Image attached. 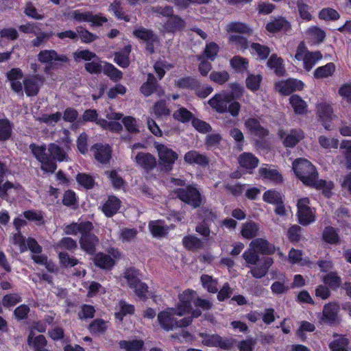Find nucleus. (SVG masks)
I'll return each mask as SVG.
<instances>
[{
  "label": "nucleus",
  "instance_id": "1",
  "mask_svg": "<svg viewBox=\"0 0 351 351\" xmlns=\"http://www.w3.org/2000/svg\"><path fill=\"white\" fill-rule=\"evenodd\" d=\"M293 169L298 178L307 186L323 189L324 193L329 196L330 190L333 187L332 182L317 180L318 173L315 167L306 159L298 158L293 162Z\"/></svg>",
  "mask_w": 351,
  "mask_h": 351
},
{
  "label": "nucleus",
  "instance_id": "2",
  "mask_svg": "<svg viewBox=\"0 0 351 351\" xmlns=\"http://www.w3.org/2000/svg\"><path fill=\"white\" fill-rule=\"evenodd\" d=\"M176 316L180 317L179 311L174 308H168L158 314V320L160 326L167 331L179 327H186L192 323L191 317H184L178 320Z\"/></svg>",
  "mask_w": 351,
  "mask_h": 351
},
{
  "label": "nucleus",
  "instance_id": "3",
  "mask_svg": "<svg viewBox=\"0 0 351 351\" xmlns=\"http://www.w3.org/2000/svg\"><path fill=\"white\" fill-rule=\"evenodd\" d=\"M29 149L33 155L40 162V169L47 173H53L57 169L55 161L51 157L48 152V148L45 145H37L32 143L29 145Z\"/></svg>",
  "mask_w": 351,
  "mask_h": 351
},
{
  "label": "nucleus",
  "instance_id": "4",
  "mask_svg": "<svg viewBox=\"0 0 351 351\" xmlns=\"http://www.w3.org/2000/svg\"><path fill=\"white\" fill-rule=\"evenodd\" d=\"M128 285L134 289L136 295L141 300L147 298L148 287L138 277V272L133 269H128L122 277Z\"/></svg>",
  "mask_w": 351,
  "mask_h": 351
},
{
  "label": "nucleus",
  "instance_id": "5",
  "mask_svg": "<svg viewBox=\"0 0 351 351\" xmlns=\"http://www.w3.org/2000/svg\"><path fill=\"white\" fill-rule=\"evenodd\" d=\"M154 147L158 152L160 162L162 165V170L171 171L173 163L178 158V154L167 145L158 142L154 143Z\"/></svg>",
  "mask_w": 351,
  "mask_h": 351
},
{
  "label": "nucleus",
  "instance_id": "6",
  "mask_svg": "<svg viewBox=\"0 0 351 351\" xmlns=\"http://www.w3.org/2000/svg\"><path fill=\"white\" fill-rule=\"evenodd\" d=\"M297 215L298 221L303 226H307L315 220V210L310 206L308 197H302L297 202Z\"/></svg>",
  "mask_w": 351,
  "mask_h": 351
},
{
  "label": "nucleus",
  "instance_id": "7",
  "mask_svg": "<svg viewBox=\"0 0 351 351\" xmlns=\"http://www.w3.org/2000/svg\"><path fill=\"white\" fill-rule=\"evenodd\" d=\"M295 58L298 60H302L304 69L308 71L322 58V55L319 51H307L304 45L301 43L298 47Z\"/></svg>",
  "mask_w": 351,
  "mask_h": 351
},
{
  "label": "nucleus",
  "instance_id": "8",
  "mask_svg": "<svg viewBox=\"0 0 351 351\" xmlns=\"http://www.w3.org/2000/svg\"><path fill=\"white\" fill-rule=\"evenodd\" d=\"M177 197L182 202L191 205L193 208L199 207L202 204V197L197 189L192 186L184 189L175 190Z\"/></svg>",
  "mask_w": 351,
  "mask_h": 351
},
{
  "label": "nucleus",
  "instance_id": "9",
  "mask_svg": "<svg viewBox=\"0 0 351 351\" xmlns=\"http://www.w3.org/2000/svg\"><path fill=\"white\" fill-rule=\"evenodd\" d=\"M38 60L43 64H49V66L46 69L56 68L58 63H66L69 59L64 54H58L53 49L42 50L38 54Z\"/></svg>",
  "mask_w": 351,
  "mask_h": 351
},
{
  "label": "nucleus",
  "instance_id": "10",
  "mask_svg": "<svg viewBox=\"0 0 351 351\" xmlns=\"http://www.w3.org/2000/svg\"><path fill=\"white\" fill-rule=\"evenodd\" d=\"M232 100V96L230 94L221 93L212 97L208 104L217 112L223 113L227 112L228 105Z\"/></svg>",
  "mask_w": 351,
  "mask_h": 351
},
{
  "label": "nucleus",
  "instance_id": "11",
  "mask_svg": "<svg viewBox=\"0 0 351 351\" xmlns=\"http://www.w3.org/2000/svg\"><path fill=\"white\" fill-rule=\"evenodd\" d=\"M134 161L138 167L146 171L153 170L157 165L156 157L148 152H138L134 158Z\"/></svg>",
  "mask_w": 351,
  "mask_h": 351
},
{
  "label": "nucleus",
  "instance_id": "12",
  "mask_svg": "<svg viewBox=\"0 0 351 351\" xmlns=\"http://www.w3.org/2000/svg\"><path fill=\"white\" fill-rule=\"evenodd\" d=\"M303 87V82L295 79H289L276 84V89L285 95H290L293 91L300 90Z\"/></svg>",
  "mask_w": 351,
  "mask_h": 351
},
{
  "label": "nucleus",
  "instance_id": "13",
  "mask_svg": "<svg viewBox=\"0 0 351 351\" xmlns=\"http://www.w3.org/2000/svg\"><path fill=\"white\" fill-rule=\"evenodd\" d=\"M279 136L283 139L284 145L289 147L295 146L304 136L303 132L300 129H293L289 132L280 131Z\"/></svg>",
  "mask_w": 351,
  "mask_h": 351
},
{
  "label": "nucleus",
  "instance_id": "14",
  "mask_svg": "<svg viewBox=\"0 0 351 351\" xmlns=\"http://www.w3.org/2000/svg\"><path fill=\"white\" fill-rule=\"evenodd\" d=\"M43 82V78L39 75H33L25 79L23 81V85L27 96L32 97L36 95Z\"/></svg>",
  "mask_w": 351,
  "mask_h": 351
},
{
  "label": "nucleus",
  "instance_id": "15",
  "mask_svg": "<svg viewBox=\"0 0 351 351\" xmlns=\"http://www.w3.org/2000/svg\"><path fill=\"white\" fill-rule=\"evenodd\" d=\"M272 264L273 260L271 258H261L256 265H253L250 268V273L256 278H262L267 274Z\"/></svg>",
  "mask_w": 351,
  "mask_h": 351
},
{
  "label": "nucleus",
  "instance_id": "16",
  "mask_svg": "<svg viewBox=\"0 0 351 351\" xmlns=\"http://www.w3.org/2000/svg\"><path fill=\"white\" fill-rule=\"evenodd\" d=\"M98 243V238L91 233V231L83 232L80 239L81 248L88 254H93L95 252V247Z\"/></svg>",
  "mask_w": 351,
  "mask_h": 351
},
{
  "label": "nucleus",
  "instance_id": "17",
  "mask_svg": "<svg viewBox=\"0 0 351 351\" xmlns=\"http://www.w3.org/2000/svg\"><path fill=\"white\" fill-rule=\"evenodd\" d=\"M317 114L325 129L330 130V125L328 122L331 121L334 117L332 106L326 103L319 104L317 106Z\"/></svg>",
  "mask_w": 351,
  "mask_h": 351
},
{
  "label": "nucleus",
  "instance_id": "18",
  "mask_svg": "<svg viewBox=\"0 0 351 351\" xmlns=\"http://www.w3.org/2000/svg\"><path fill=\"white\" fill-rule=\"evenodd\" d=\"M195 292L191 290H186L179 295L180 302L176 309L179 311L180 317L184 315L191 309V300Z\"/></svg>",
  "mask_w": 351,
  "mask_h": 351
},
{
  "label": "nucleus",
  "instance_id": "19",
  "mask_svg": "<svg viewBox=\"0 0 351 351\" xmlns=\"http://www.w3.org/2000/svg\"><path fill=\"white\" fill-rule=\"evenodd\" d=\"M4 175L5 167L4 165L0 162V197L5 199L9 195L12 194L13 191L16 192L19 185L14 184L10 182H5L4 184H1Z\"/></svg>",
  "mask_w": 351,
  "mask_h": 351
},
{
  "label": "nucleus",
  "instance_id": "20",
  "mask_svg": "<svg viewBox=\"0 0 351 351\" xmlns=\"http://www.w3.org/2000/svg\"><path fill=\"white\" fill-rule=\"evenodd\" d=\"M93 225L90 221H82L80 223H72L66 226L64 232L66 234L76 235L77 233L82 234L86 231H92Z\"/></svg>",
  "mask_w": 351,
  "mask_h": 351
},
{
  "label": "nucleus",
  "instance_id": "21",
  "mask_svg": "<svg viewBox=\"0 0 351 351\" xmlns=\"http://www.w3.org/2000/svg\"><path fill=\"white\" fill-rule=\"evenodd\" d=\"M184 162L188 164H197L201 166H206L209 163V158L203 154L195 150L186 152L184 156Z\"/></svg>",
  "mask_w": 351,
  "mask_h": 351
},
{
  "label": "nucleus",
  "instance_id": "22",
  "mask_svg": "<svg viewBox=\"0 0 351 351\" xmlns=\"http://www.w3.org/2000/svg\"><path fill=\"white\" fill-rule=\"evenodd\" d=\"M92 150L94 152L95 158L101 163H106L111 156V149L108 145L95 144Z\"/></svg>",
  "mask_w": 351,
  "mask_h": 351
},
{
  "label": "nucleus",
  "instance_id": "23",
  "mask_svg": "<svg viewBox=\"0 0 351 351\" xmlns=\"http://www.w3.org/2000/svg\"><path fill=\"white\" fill-rule=\"evenodd\" d=\"M244 125L247 130L255 136L264 137L268 134V131L261 126L259 121L254 118L247 119Z\"/></svg>",
  "mask_w": 351,
  "mask_h": 351
},
{
  "label": "nucleus",
  "instance_id": "24",
  "mask_svg": "<svg viewBox=\"0 0 351 351\" xmlns=\"http://www.w3.org/2000/svg\"><path fill=\"white\" fill-rule=\"evenodd\" d=\"M250 246L258 253L271 254L275 252L274 246L263 239H256L251 241Z\"/></svg>",
  "mask_w": 351,
  "mask_h": 351
},
{
  "label": "nucleus",
  "instance_id": "25",
  "mask_svg": "<svg viewBox=\"0 0 351 351\" xmlns=\"http://www.w3.org/2000/svg\"><path fill=\"white\" fill-rule=\"evenodd\" d=\"M27 344L34 351H40L45 348L47 340L43 335L36 336L34 331L32 330L28 335Z\"/></svg>",
  "mask_w": 351,
  "mask_h": 351
},
{
  "label": "nucleus",
  "instance_id": "26",
  "mask_svg": "<svg viewBox=\"0 0 351 351\" xmlns=\"http://www.w3.org/2000/svg\"><path fill=\"white\" fill-rule=\"evenodd\" d=\"M121 201L115 196H110L102 206V211L106 216H113L120 208Z\"/></svg>",
  "mask_w": 351,
  "mask_h": 351
},
{
  "label": "nucleus",
  "instance_id": "27",
  "mask_svg": "<svg viewBox=\"0 0 351 351\" xmlns=\"http://www.w3.org/2000/svg\"><path fill=\"white\" fill-rule=\"evenodd\" d=\"M185 27V21L179 16L172 14L164 25L165 29L169 32L181 30Z\"/></svg>",
  "mask_w": 351,
  "mask_h": 351
},
{
  "label": "nucleus",
  "instance_id": "28",
  "mask_svg": "<svg viewBox=\"0 0 351 351\" xmlns=\"http://www.w3.org/2000/svg\"><path fill=\"white\" fill-rule=\"evenodd\" d=\"M339 306L335 303H329L324 306L322 311V320L325 322H334L337 317Z\"/></svg>",
  "mask_w": 351,
  "mask_h": 351
},
{
  "label": "nucleus",
  "instance_id": "29",
  "mask_svg": "<svg viewBox=\"0 0 351 351\" xmlns=\"http://www.w3.org/2000/svg\"><path fill=\"white\" fill-rule=\"evenodd\" d=\"M291 28L289 23L283 18L276 19L268 23L266 25V29L269 32H277L281 30L285 32Z\"/></svg>",
  "mask_w": 351,
  "mask_h": 351
},
{
  "label": "nucleus",
  "instance_id": "30",
  "mask_svg": "<svg viewBox=\"0 0 351 351\" xmlns=\"http://www.w3.org/2000/svg\"><path fill=\"white\" fill-rule=\"evenodd\" d=\"M182 244L187 250L192 251L202 249L204 246V242L200 239L192 234L184 237Z\"/></svg>",
  "mask_w": 351,
  "mask_h": 351
},
{
  "label": "nucleus",
  "instance_id": "31",
  "mask_svg": "<svg viewBox=\"0 0 351 351\" xmlns=\"http://www.w3.org/2000/svg\"><path fill=\"white\" fill-rule=\"evenodd\" d=\"M239 165L247 169H254L258 164V160L251 153H243L239 158Z\"/></svg>",
  "mask_w": 351,
  "mask_h": 351
},
{
  "label": "nucleus",
  "instance_id": "32",
  "mask_svg": "<svg viewBox=\"0 0 351 351\" xmlns=\"http://www.w3.org/2000/svg\"><path fill=\"white\" fill-rule=\"evenodd\" d=\"M282 63L283 60L281 58L273 54L267 61V66L273 69L277 75L281 76L285 72Z\"/></svg>",
  "mask_w": 351,
  "mask_h": 351
},
{
  "label": "nucleus",
  "instance_id": "33",
  "mask_svg": "<svg viewBox=\"0 0 351 351\" xmlns=\"http://www.w3.org/2000/svg\"><path fill=\"white\" fill-rule=\"evenodd\" d=\"M95 263L102 269H110L114 266V260L108 254L99 253L95 258Z\"/></svg>",
  "mask_w": 351,
  "mask_h": 351
},
{
  "label": "nucleus",
  "instance_id": "34",
  "mask_svg": "<svg viewBox=\"0 0 351 351\" xmlns=\"http://www.w3.org/2000/svg\"><path fill=\"white\" fill-rule=\"evenodd\" d=\"M123 114L121 113L113 112L110 110L106 114V117L110 120L108 130L112 132H120L122 130L123 127L121 124L117 121L121 119Z\"/></svg>",
  "mask_w": 351,
  "mask_h": 351
},
{
  "label": "nucleus",
  "instance_id": "35",
  "mask_svg": "<svg viewBox=\"0 0 351 351\" xmlns=\"http://www.w3.org/2000/svg\"><path fill=\"white\" fill-rule=\"evenodd\" d=\"M226 29L228 32H236L245 34H251L252 29L245 23L241 22H231L228 23Z\"/></svg>",
  "mask_w": 351,
  "mask_h": 351
},
{
  "label": "nucleus",
  "instance_id": "36",
  "mask_svg": "<svg viewBox=\"0 0 351 351\" xmlns=\"http://www.w3.org/2000/svg\"><path fill=\"white\" fill-rule=\"evenodd\" d=\"M120 348L125 351H140L143 346L144 342L142 340L134 339L131 341L121 340L119 342Z\"/></svg>",
  "mask_w": 351,
  "mask_h": 351
},
{
  "label": "nucleus",
  "instance_id": "37",
  "mask_svg": "<svg viewBox=\"0 0 351 351\" xmlns=\"http://www.w3.org/2000/svg\"><path fill=\"white\" fill-rule=\"evenodd\" d=\"M134 312V306L125 301H120L117 306V311L115 313V317L121 321L124 316L132 315Z\"/></svg>",
  "mask_w": 351,
  "mask_h": 351
},
{
  "label": "nucleus",
  "instance_id": "38",
  "mask_svg": "<svg viewBox=\"0 0 351 351\" xmlns=\"http://www.w3.org/2000/svg\"><path fill=\"white\" fill-rule=\"evenodd\" d=\"M108 322L102 319L93 320L88 326V330L92 334H104L108 329Z\"/></svg>",
  "mask_w": 351,
  "mask_h": 351
},
{
  "label": "nucleus",
  "instance_id": "39",
  "mask_svg": "<svg viewBox=\"0 0 351 351\" xmlns=\"http://www.w3.org/2000/svg\"><path fill=\"white\" fill-rule=\"evenodd\" d=\"M259 226L253 221L246 222L243 225L241 234L246 239H252L258 234Z\"/></svg>",
  "mask_w": 351,
  "mask_h": 351
},
{
  "label": "nucleus",
  "instance_id": "40",
  "mask_svg": "<svg viewBox=\"0 0 351 351\" xmlns=\"http://www.w3.org/2000/svg\"><path fill=\"white\" fill-rule=\"evenodd\" d=\"M289 101L296 114H302L306 111V103L298 95H292L289 99Z\"/></svg>",
  "mask_w": 351,
  "mask_h": 351
},
{
  "label": "nucleus",
  "instance_id": "41",
  "mask_svg": "<svg viewBox=\"0 0 351 351\" xmlns=\"http://www.w3.org/2000/svg\"><path fill=\"white\" fill-rule=\"evenodd\" d=\"M259 173L264 178L269 179L274 182H281L282 180L281 174L277 170L267 167L260 168Z\"/></svg>",
  "mask_w": 351,
  "mask_h": 351
},
{
  "label": "nucleus",
  "instance_id": "42",
  "mask_svg": "<svg viewBox=\"0 0 351 351\" xmlns=\"http://www.w3.org/2000/svg\"><path fill=\"white\" fill-rule=\"evenodd\" d=\"M149 228L154 237H164L169 231V228L164 226L160 221H151L149 224Z\"/></svg>",
  "mask_w": 351,
  "mask_h": 351
},
{
  "label": "nucleus",
  "instance_id": "43",
  "mask_svg": "<svg viewBox=\"0 0 351 351\" xmlns=\"http://www.w3.org/2000/svg\"><path fill=\"white\" fill-rule=\"evenodd\" d=\"M322 280L332 289H337L340 287L341 285V279L336 272H329L323 276Z\"/></svg>",
  "mask_w": 351,
  "mask_h": 351
},
{
  "label": "nucleus",
  "instance_id": "44",
  "mask_svg": "<svg viewBox=\"0 0 351 351\" xmlns=\"http://www.w3.org/2000/svg\"><path fill=\"white\" fill-rule=\"evenodd\" d=\"M48 152L51 154L52 159L58 161L67 160V156L64 150L58 145L51 143L48 146Z\"/></svg>",
  "mask_w": 351,
  "mask_h": 351
},
{
  "label": "nucleus",
  "instance_id": "45",
  "mask_svg": "<svg viewBox=\"0 0 351 351\" xmlns=\"http://www.w3.org/2000/svg\"><path fill=\"white\" fill-rule=\"evenodd\" d=\"M103 64L104 62L97 56L96 58L85 64V69L89 73L99 74L103 71Z\"/></svg>",
  "mask_w": 351,
  "mask_h": 351
},
{
  "label": "nucleus",
  "instance_id": "46",
  "mask_svg": "<svg viewBox=\"0 0 351 351\" xmlns=\"http://www.w3.org/2000/svg\"><path fill=\"white\" fill-rule=\"evenodd\" d=\"M102 72L113 81H118L122 78V73L110 63L104 62Z\"/></svg>",
  "mask_w": 351,
  "mask_h": 351
},
{
  "label": "nucleus",
  "instance_id": "47",
  "mask_svg": "<svg viewBox=\"0 0 351 351\" xmlns=\"http://www.w3.org/2000/svg\"><path fill=\"white\" fill-rule=\"evenodd\" d=\"M156 86L157 84L155 77L153 74L149 73L147 82L142 85L141 90L145 96H149L154 90H156Z\"/></svg>",
  "mask_w": 351,
  "mask_h": 351
},
{
  "label": "nucleus",
  "instance_id": "48",
  "mask_svg": "<svg viewBox=\"0 0 351 351\" xmlns=\"http://www.w3.org/2000/svg\"><path fill=\"white\" fill-rule=\"evenodd\" d=\"M242 256L245 261L248 268H250L253 265H256L261 260L258 252L250 246H249L248 249L243 254Z\"/></svg>",
  "mask_w": 351,
  "mask_h": 351
},
{
  "label": "nucleus",
  "instance_id": "49",
  "mask_svg": "<svg viewBox=\"0 0 351 351\" xmlns=\"http://www.w3.org/2000/svg\"><path fill=\"white\" fill-rule=\"evenodd\" d=\"M340 150L344 156V164L347 169H351V141H343L340 145Z\"/></svg>",
  "mask_w": 351,
  "mask_h": 351
},
{
  "label": "nucleus",
  "instance_id": "50",
  "mask_svg": "<svg viewBox=\"0 0 351 351\" xmlns=\"http://www.w3.org/2000/svg\"><path fill=\"white\" fill-rule=\"evenodd\" d=\"M335 70L333 63H328L323 66H319L315 70L314 76L316 78L327 77L332 75Z\"/></svg>",
  "mask_w": 351,
  "mask_h": 351
},
{
  "label": "nucleus",
  "instance_id": "51",
  "mask_svg": "<svg viewBox=\"0 0 351 351\" xmlns=\"http://www.w3.org/2000/svg\"><path fill=\"white\" fill-rule=\"evenodd\" d=\"M331 351H351L348 348V341L343 337H337L330 344Z\"/></svg>",
  "mask_w": 351,
  "mask_h": 351
},
{
  "label": "nucleus",
  "instance_id": "52",
  "mask_svg": "<svg viewBox=\"0 0 351 351\" xmlns=\"http://www.w3.org/2000/svg\"><path fill=\"white\" fill-rule=\"evenodd\" d=\"M193 114L188 110L186 108L181 107L178 110H175L173 113V117L182 123H186L191 119L193 120Z\"/></svg>",
  "mask_w": 351,
  "mask_h": 351
},
{
  "label": "nucleus",
  "instance_id": "53",
  "mask_svg": "<svg viewBox=\"0 0 351 351\" xmlns=\"http://www.w3.org/2000/svg\"><path fill=\"white\" fill-rule=\"evenodd\" d=\"M134 35L145 42L156 41V36L152 30L141 27L134 31Z\"/></svg>",
  "mask_w": 351,
  "mask_h": 351
},
{
  "label": "nucleus",
  "instance_id": "54",
  "mask_svg": "<svg viewBox=\"0 0 351 351\" xmlns=\"http://www.w3.org/2000/svg\"><path fill=\"white\" fill-rule=\"evenodd\" d=\"M34 35L36 38L32 40L31 43L33 47H39L45 45L49 41L52 36V33L39 32L37 30Z\"/></svg>",
  "mask_w": 351,
  "mask_h": 351
},
{
  "label": "nucleus",
  "instance_id": "55",
  "mask_svg": "<svg viewBox=\"0 0 351 351\" xmlns=\"http://www.w3.org/2000/svg\"><path fill=\"white\" fill-rule=\"evenodd\" d=\"M73 58L76 62L80 61V60H85L87 62H90L94 58H97L96 53L87 50H78L73 53Z\"/></svg>",
  "mask_w": 351,
  "mask_h": 351
},
{
  "label": "nucleus",
  "instance_id": "56",
  "mask_svg": "<svg viewBox=\"0 0 351 351\" xmlns=\"http://www.w3.org/2000/svg\"><path fill=\"white\" fill-rule=\"evenodd\" d=\"M12 134V125L7 119H0V141L8 140Z\"/></svg>",
  "mask_w": 351,
  "mask_h": 351
},
{
  "label": "nucleus",
  "instance_id": "57",
  "mask_svg": "<svg viewBox=\"0 0 351 351\" xmlns=\"http://www.w3.org/2000/svg\"><path fill=\"white\" fill-rule=\"evenodd\" d=\"M152 111L157 117L167 116L170 113V110L167 107L165 101L162 100L155 103Z\"/></svg>",
  "mask_w": 351,
  "mask_h": 351
},
{
  "label": "nucleus",
  "instance_id": "58",
  "mask_svg": "<svg viewBox=\"0 0 351 351\" xmlns=\"http://www.w3.org/2000/svg\"><path fill=\"white\" fill-rule=\"evenodd\" d=\"M201 281L204 287L209 292L216 293L218 291L217 287V282L212 278V276L208 275H202L201 277Z\"/></svg>",
  "mask_w": 351,
  "mask_h": 351
},
{
  "label": "nucleus",
  "instance_id": "59",
  "mask_svg": "<svg viewBox=\"0 0 351 351\" xmlns=\"http://www.w3.org/2000/svg\"><path fill=\"white\" fill-rule=\"evenodd\" d=\"M199 83L195 78L191 77H182L176 82V85L183 88H195Z\"/></svg>",
  "mask_w": 351,
  "mask_h": 351
},
{
  "label": "nucleus",
  "instance_id": "60",
  "mask_svg": "<svg viewBox=\"0 0 351 351\" xmlns=\"http://www.w3.org/2000/svg\"><path fill=\"white\" fill-rule=\"evenodd\" d=\"M263 199L265 202L271 204H276L281 202L282 200L281 195L276 191H267L263 194Z\"/></svg>",
  "mask_w": 351,
  "mask_h": 351
},
{
  "label": "nucleus",
  "instance_id": "61",
  "mask_svg": "<svg viewBox=\"0 0 351 351\" xmlns=\"http://www.w3.org/2000/svg\"><path fill=\"white\" fill-rule=\"evenodd\" d=\"M24 217L40 226L44 223L43 215L40 211L27 210L24 212Z\"/></svg>",
  "mask_w": 351,
  "mask_h": 351
},
{
  "label": "nucleus",
  "instance_id": "62",
  "mask_svg": "<svg viewBox=\"0 0 351 351\" xmlns=\"http://www.w3.org/2000/svg\"><path fill=\"white\" fill-rule=\"evenodd\" d=\"M324 241L328 243L335 244L339 241V237L335 230L332 227H326L323 233Z\"/></svg>",
  "mask_w": 351,
  "mask_h": 351
},
{
  "label": "nucleus",
  "instance_id": "63",
  "mask_svg": "<svg viewBox=\"0 0 351 351\" xmlns=\"http://www.w3.org/2000/svg\"><path fill=\"white\" fill-rule=\"evenodd\" d=\"M137 230L134 228H122L120 230L119 239L123 242H130L136 236Z\"/></svg>",
  "mask_w": 351,
  "mask_h": 351
},
{
  "label": "nucleus",
  "instance_id": "64",
  "mask_svg": "<svg viewBox=\"0 0 351 351\" xmlns=\"http://www.w3.org/2000/svg\"><path fill=\"white\" fill-rule=\"evenodd\" d=\"M231 66L236 70L243 71L248 66V62L245 58L241 56H234L230 61Z\"/></svg>",
  "mask_w": 351,
  "mask_h": 351
}]
</instances>
